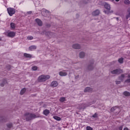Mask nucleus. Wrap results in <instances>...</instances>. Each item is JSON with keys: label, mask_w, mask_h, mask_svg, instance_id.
I'll use <instances>...</instances> for the list:
<instances>
[{"label": "nucleus", "mask_w": 130, "mask_h": 130, "mask_svg": "<svg viewBox=\"0 0 130 130\" xmlns=\"http://www.w3.org/2000/svg\"><path fill=\"white\" fill-rule=\"evenodd\" d=\"M115 2H119V0H115Z\"/></svg>", "instance_id": "39"}, {"label": "nucleus", "mask_w": 130, "mask_h": 130, "mask_svg": "<svg viewBox=\"0 0 130 130\" xmlns=\"http://www.w3.org/2000/svg\"><path fill=\"white\" fill-rule=\"evenodd\" d=\"M11 27L12 28V29H15V28L16 27V24H15V23H11Z\"/></svg>", "instance_id": "28"}, {"label": "nucleus", "mask_w": 130, "mask_h": 130, "mask_svg": "<svg viewBox=\"0 0 130 130\" xmlns=\"http://www.w3.org/2000/svg\"><path fill=\"white\" fill-rule=\"evenodd\" d=\"M118 62H119V63H123V58H120L118 60Z\"/></svg>", "instance_id": "26"}, {"label": "nucleus", "mask_w": 130, "mask_h": 130, "mask_svg": "<svg viewBox=\"0 0 130 130\" xmlns=\"http://www.w3.org/2000/svg\"><path fill=\"white\" fill-rule=\"evenodd\" d=\"M6 85H8V80L7 79H3L0 83L1 87H5Z\"/></svg>", "instance_id": "6"}, {"label": "nucleus", "mask_w": 130, "mask_h": 130, "mask_svg": "<svg viewBox=\"0 0 130 130\" xmlns=\"http://www.w3.org/2000/svg\"><path fill=\"white\" fill-rule=\"evenodd\" d=\"M45 35H46V36H48L49 37H53L55 34L53 32H51L50 31H47L45 33Z\"/></svg>", "instance_id": "13"}, {"label": "nucleus", "mask_w": 130, "mask_h": 130, "mask_svg": "<svg viewBox=\"0 0 130 130\" xmlns=\"http://www.w3.org/2000/svg\"><path fill=\"white\" fill-rule=\"evenodd\" d=\"M114 110H116V111H119V108H118L116 107H114L111 109V112H113V111H114Z\"/></svg>", "instance_id": "17"}, {"label": "nucleus", "mask_w": 130, "mask_h": 130, "mask_svg": "<svg viewBox=\"0 0 130 130\" xmlns=\"http://www.w3.org/2000/svg\"><path fill=\"white\" fill-rule=\"evenodd\" d=\"M128 75L122 74L120 77H119L118 80H119V81L122 82V81H123L124 80V79H125L126 77H127V78H128Z\"/></svg>", "instance_id": "7"}, {"label": "nucleus", "mask_w": 130, "mask_h": 130, "mask_svg": "<svg viewBox=\"0 0 130 130\" xmlns=\"http://www.w3.org/2000/svg\"><path fill=\"white\" fill-rule=\"evenodd\" d=\"M128 79L125 81V83L128 84H130V78L128 77Z\"/></svg>", "instance_id": "30"}, {"label": "nucleus", "mask_w": 130, "mask_h": 130, "mask_svg": "<svg viewBox=\"0 0 130 130\" xmlns=\"http://www.w3.org/2000/svg\"><path fill=\"white\" fill-rule=\"evenodd\" d=\"M123 130H128V128L125 127V128H124Z\"/></svg>", "instance_id": "37"}, {"label": "nucleus", "mask_w": 130, "mask_h": 130, "mask_svg": "<svg viewBox=\"0 0 130 130\" xmlns=\"http://www.w3.org/2000/svg\"><path fill=\"white\" fill-rule=\"evenodd\" d=\"M72 48L74 49H81V45L79 44H74L72 45Z\"/></svg>", "instance_id": "9"}, {"label": "nucleus", "mask_w": 130, "mask_h": 130, "mask_svg": "<svg viewBox=\"0 0 130 130\" xmlns=\"http://www.w3.org/2000/svg\"><path fill=\"white\" fill-rule=\"evenodd\" d=\"M100 14V11L99 10H96L92 12V15L93 16V17H95L96 16H98Z\"/></svg>", "instance_id": "12"}, {"label": "nucleus", "mask_w": 130, "mask_h": 130, "mask_svg": "<svg viewBox=\"0 0 130 130\" xmlns=\"http://www.w3.org/2000/svg\"><path fill=\"white\" fill-rule=\"evenodd\" d=\"M27 39L28 40H32V39H33V37H27Z\"/></svg>", "instance_id": "35"}, {"label": "nucleus", "mask_w": 130, "mask_h": 130, "mask_svg": "<svg viewBox=\"0 0 130 130\" xmlns=\"http://www.w3.org/2000/svg\"><path fill=\"white\" fill-rule=\"evenodd\" d=\"M53 118H54V119H55L56 120H58V121L60 120V117H57V116H53Z\"/></svg>", "instance_id": "29"}, {"label": "nucleus", "mask_w": 130, "mask_h": 130, "mask_svg": "<svg viewBox=\"0 0 130 130\" xmlns=\"http://www.w3.org/2000/svg\"><path fill=\"white\" fill-rule=\"evenodd\" d=\"M86 56V53L84 51H81L79 52V57L80 58H84Z\"/></svg>", "instance_id": "11"}, {"label": "nucleus", "mask_w": 130, "mask_h": 130, "mask_svg": "<svg viewBox=\"0 0 130 130\" xmlns=\"http://www.w3.org/2000/svg\"><path fill=\"white\" fill-rule=\"evenodd\" d=\"M37 47L36 46H31L29 47V50H35V49H36Z\"/></svg>", "instance_id": "21"}, {"label": "nucleus", "mask_w": 130, "mask_h": 130, "mask_svg": "<svg viewBox=\"0 0 130 130\" xmlns=\"http://www.w3.org/2000/svg\"><path fill=\"white\" fill-rule=\"evenodd\" d=\"M50 113L49 110H45L43 112L44 115H48V114Z\"/></svg>", "instance_id": "23"}, {"label": "nucleus", "mask_w": 130, "mask_h": 130, "mask_svg": "<svg viewBox=\"0 0 130 130\" xmlns=\"http://www.w3.org/2000/svg\"><path fill=\"white\" fill-rule=\"evenodd\" d=\"M130 18V8H129L127 10V14L126 15V19L127 20Z\"/></svg>", "instance_id": "20"}, {"label": "nucleus", "mask_w": 130, "mask_h": 130, "mask_svg": "<svg viewBox=\"0 0 130 130\" xmlns=\"http://www.w3.org/2000/svg\"><path fill=\"white\" fill-rule=\"evenodd\" d=\"M124 3L125 5H129V4L130 3V2L128 0H125L124 1Z\"/></svg>", "instance_id": "31"}, {"label": "nucleus", "mask_w": 130, "mask_h": 130, "mask_svg": "<svg viewBox=\"0 0 130 130\" xmlns=\"http://www.w3.org/2000/svg\"><path fill=\"white\" fill-rule=\"evenodd\" d=\"M25 92H26V88H22L20 92V95H23L25 93Z\"/></svg>", "instance_id": "22"}, {"label": "nucleus", "mask_w": 130, "mask_h": 130, "mask_svg": "<svg viewBox=\"0 0 130 130\" xmlns=\"http://www.w3.org/2000/svg\"><path fill=\"white\" fill-rule=\"evenodd\" d=\"M117 130H122V126H120Z\"/></svg>", "instance_id": "36"}, {"label": "nucleus", "mask_w": 130, "mask_h": 130, "mask_svg": "<svg viewBox=\"0 0 130 130\" xmlns=\"http://www.w3.org/2000/svg\"><path fill=\"white\" fill-rule=\"evenodd\" d=\"M7 12L9 15L12 16L14 14H15V13H16V10L14 8H7Z\"/></svg>", "instance_id": "3"}, {"label": "nucleus", "mask_w": 130, "mask_h": 130, "mask_svg": "<svg viewBox=\"0 0 130 130\" xmlns=\"http://www.w3.org/2000/svg\"><path fill=\"white\" fill-rule=\"evenodd\" d=\"M111 2H114V0H111Z\"/></svg>", "instance_id": "41"}, {"label": "nucleus", "mask_w": 130, "mask_h": 130, "mask_svg": "<svg viewBox=\"0 0 130 130\" xmlns=\"http://www.w3.org/2000/svg\"><path fill=\"white\" fill-rule=\"evenodd\" d=\"M25 117H27V119H32V118H36L37 116L34 114H26Z\"/></svg>", "instance_id": "4"}, {"label": "nucleus", "mask_w": 130, "mask_h": 130, "mask_svg": "<svg viewBox=\"0 0 130 130\" xmlns=\"http://www.w3.org/2000/svg\"><path fill=\"white\" fill-rule=\"evenodd\" d=\"M116 85H119L120 83H121V81L120 80H117L115 81Z\"/></svg>", "instance_id": "32"}, {"label": "nucleus", "mask_w": 130, "mask_h": 130, "mask_svg": "<svg viewBox=\"0 0 130 130\" xmlns=\"http://www.w3.org/2000/svg\"><path fill=\"white\" fill-rule=\"evenodd\" d=\"M66 98H60L59 99L60 102H64V101H66Z\"/></svg>", "instance_id": "27"}, {"label": "nucleus", "mask_w": 130, "mask_h": 130, "mask_svg": "<svg viewBox=\"0 0 130 130\" xmlns=\"http://www.w3.org/2000/svg\"><path fill=\"white\" fill-rule=\"evenodd\" d=\"M119 70L118 69H116V70H114L112 71H111V74H112L113 75H115L116 74H118V73H119Z\"/></svg>", "instance_id": "14"}, {"label": "nucleus", "mask_w": 130, "mask_h": 130, "mask_svg": "<svg viewBox=\"0 0 130 130\" xmlns=\"http://www.w3.org/2000/svg\"><path fill=\"white\" fill-rule=\"evenodd\" d=\"M45 12L46 13L48 12V11H45Z\"/></svg>", "instance_id": "40"}, {"label": "nucleus", "mask_w": 130, "mask_h": 130, "mask_svg": "<svg viewBox=\"0 0 130 130\" xmlns=\"http://www.w3.org/2000/svg\"><path fill=\"white\" fill-rule=\"evenodd\" d=\"M36 22L37 23V24L39 25V26H42V21L40 20L39 19H36Z\"/></svg>", "instance_id": "15"}, {"label": "nucleus", "mask_w": 130, "mask_h": 130, "mask_svg": "<svg viewBox=\"0 0 130 130\" xmlns=\"http://www.w3.org/2000/svg\"><path fill=\"white\" fill-rule=\"evenodd\" d=\"M92 88L91 87H86L84 89V92H91Z\"/></svg>", "instance_id": "19"}, {"label": "nucleus", "mask_w": 130, "mask_h": 130, "mask_svg": "<svg viewBox=\"0 0 130 130\" xmlns=\"http://www.w3.org/2000/svg\"><path fill=\"white\" fill-rule=\"evenodd\" d=\"M104 8L107 10H105L104 13L106 14L107 15H110V14H113L114 11L113 10H111V6H110V4L108 3H106L104 5Z\"/></svg>", "instance_id": "1"}, {"label": "nucleus", "mask_w": 130, "mask_h": 130, "mask_svg": "<svg viewBox=\"0 0 130 130\" xmlns=\"http://www.w3.org/2000/svg\"><path fill=\"white\" fill-rule=\"evenodd\" d=\"M92 117H94L95 118H96V117H98V115L95 113L92 116Z\"/></svg>", "instance_id": "34"}, {"label": "nucleus", "mask_w": 130, "mask_h": 130, "mask_svg": "<svg viewBox=\"0 0 130 130\" xmlns=\"http://www.w3.org/2000/svg\"><path fill=\"white\" fill-rule=\"evenodd\" d=\"M128 78H130V74H128Z\"/></svg>", "instance_id": "38"}, {"label": "nucleus", "mask_w": 130, "mask_h": 130, "mask_svg": "<svg viewBox=\"0 0 130 130\" xmlns=\"http://www.w3.org/2000/svg\"><path fill=\"white\" fill-rule=\"evenodd\" d=\"M6 36L8 37H10L11 38H14L16 36V32L14 31L8 32L6 34Z\"/></svg>", "instance_id": "5"}, {"label": "nucleus", "mask_w": 130, "mask_h": 130, "mask_svg": "<svg viewBox=\"0 0 130 130\" xmlns=\"http://www.w3.org/2000/svg\"><path fill=\"white\" fill-rule=\"evenodd\" d=\"M50 79V76L49 75H42L39 76L38 78V81L40 83L42 82H46L47 80H49Z\"/></svg>", "instance_id": "2"}, {"label": "nucleus", "mask_w": 130, "mask_h": 130, "mask_svg": "<svg viewBox=\"0 0 130 130\" xmlns=\"http://www.w3.org/2000/svg\"><path fill=\"white\" fill-rule=\"evenodd\" d=\"M86 130H93V128H92V127L88 126L86 127Z\"/></svg>", "instance_id": "33"}, {"label": "nucleus", "mask_w": 130, "mask_h": 130, "mask_svg": "<svg viewBox=\"0 0 130 130\" xmlns=\"http://www.w3.org/2000/svg\"><path fill=\"white\" fill-rule=\"evenodd\" d=\"M123 94H124V96H130V93H129V92H128V91H124L123 92Z\"/></svg>", "instance_id": "25"}, {"label": "nucleus", "mask_w": 130, "mask_h": 130, "mask_svg": "<svg viewBox=\"0 0 130 130\" xmlns=\"http://www.w3.org/2000/svg\"><path fill=\"white\" fill-rule=\"evenodd\" d=\"M50 86L52 88H56L58 86V83L56 81H53L51 83Z\"/></svg>", "instance_id": "8"}, {"label": "nucleus", "mask_w": 130, "mask_h": 130, "mask_svg": "<svg viewBox=\"0 0 130 130\" xmlns=\"http://www.w3.org/2000/svg\"><path fill=\"white\" fill-rule=\"evenodd\" d=\"M32 71H37L38 70V67L37 66H34L31 67Z\"/></svg>", "instance_id": "24"}, {"label": "nucleus", "mask_w": 130, "mask_h": 130, "mask_svg": "<svg viewBox=\"0 0 130 130\" xmlns=\"http://www.w3.org/2000/svg\"><path fill=\"white\" fill-rule=\"evenodd\" d=\"M59 75L60 77H66V76H68V73L66 72V71H60L59 72Z\"/></svg>", "instance_id": "10"}, {"label": "nucleus", "mask_w": 130, "mask_h": 130, "mask_svg": "<svg viewBox=\"0 0 130 130\" xmlns=\"http://www.w3.org/2000/svg\"><path fill=\"white\" fill-rule=\"evenodd\" d=\"M85 108H86V104H82L79 107V109H85Z\"/></svg>", "instance_id": "16"}, {"label": "nucleus", "mask_w": 130, "mask_h": 130, "mask_svg": "<svg viewBox=\"0 0 130 130\" xmlns=\"http://www.w3.org/2000/svg\"><path fill=\"white\" fill-rule=\"evenodd\" d=\"M29 14H31V12H29Z\"/></svg>", "instance_id": "42"}, {"label": "nucleus", "mask_w": 130, "mask_h": 130, "mask_svg": "<svg viewBox=\"0 0 130 130\" xmlns=\"http://www.w3.org/2000/svg\"><path fill=\"white\" fill-rule=\"evenodd\" d=\"M23 55L24 57H27L28 58H31V57H32V55L28 53H24Z\"/></svg>", "instance_id": "18"}, {"label": "nucleus", "mask_w": 130, "mask_h": 130, "mask_svg": "<svg viewBox=\"0 0 130 130\" xmlns=\"http://www.w3.org/2000/svg\"><path fill=\"white\" fill-rule=\"evenodd\" d=\"M0 40H1V39L0 38Z\"/></svg>", "instance_id": "43"}]
</instances>
